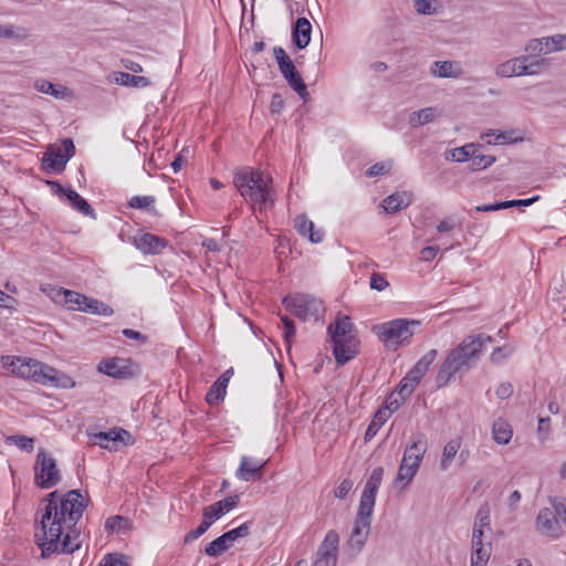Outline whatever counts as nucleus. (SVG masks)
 Masks as SVG:
<instances>
[{"instance_id": "f257e3e1", "label": "nucleus", "mask_w": 566, "mask_h": 566, "mask_svg": "<svg viewBox=\"0 0 566 566\" xmlns=\"http://www.w3.org/2000/svg\"><path fill=\"white\" fill-rule=\"evenodd\" d=\"M56 495L57 491L48 494V504L41 520L43 542H39V546L43 556L50 555L56 549L64 527L76 526L85 509L82 495L77 490L69 491L60 503L55 501Z\"/></svg>"}, {"instance_id": "f03ea898", "label": "nucleus", "mask_w": 566, "mask_h": 566, "mask_svg": "<svg viewBox=\"0 0 566 566\" xmlns=\"http://www.w3.org/2000/svg\"><path fill=\"white\" fill-rule=\"evenodd\" d=\"M485 334L469 335L457 347L451 349L440 366L436 377L438 387L446 386L457 373L468 371L480 358L484 346L492 343Z\"/></svg>"}, {"instance_id": "7ed1b4c3", "label": "nucleus", "mask_w": 566, "mask_h": 566, "mask_svg": "<svg viewBox=\"0 0 566 566\" xmlns=\"http://www.w3.org/2000/svg\"><path fill=\"white\" fill-rule=\"evenodd\" d=\"M233 184L240 195L250 202L254 211L261 213L269 207H273L275 198L271 179H265L261 171L248 168L241 169L235 172Z\"/></svg>"}, {"instance_id": "20e7f679", "label": "nucleus", "mask_w": 566, "mask_h": 566, "mask_svg": "<svg viewBox=\"0 0 566 566\" xmlns=\"http://www.w3.org/2000/svg\"><path fill=\"white\" fill-rule=\"evenodd\" d=\"M354 324L349 316H338L327 327L333 343V354L338 365H345L358 354L359 340L354 334Z\"/></svg>"}, {"instance_id": "39448f33", "label": "nucleus", "mask_w": 566, "mask_h": 566, "mask_svg": "<svg viewBox=\"0 0 566 566\" xmlns=\"http://www.w3.org/2000/svg\"><path fill=\"white\" fill-rule=\"evenodd\" d=\"M420 324V321L417 319L397 318L375 325L373 331L386 347L396 349L399 346L410 343L416 328H418Z\"/></svg>"}, {"instance_id": "423d86ee", "label": "nucleus", "mask_w": 566, "mask_h": 566, "mask_svg": "<svg viewBox=\"0 0 566 566\" xmlns=\"http://www.w3.org/2000/svg\"><path fill=\"white\" fill-rule=\"evenodd\" d=\"M285 307L303 321H318L325 313L323 302L312 295L297 294L283 300Z\"/></svg>"}, {"instance_id": "0eeeda50", "label": "nucleus", "mask_w": 566, "mask_h": 566, "mask_svg": "<svg viewBox=\"0 0 566 566\" xmlns=\"http://www.w3.org/2000/svg\"><path fill=\"white\" fill-rule=\"evenodd\" d=\"M35 484L41 489H51L61 481L55 460L44 450H40L34 465Z\"/></svg>"}, {"instance_id": "6e6552de", "label": "nucleus", "mask_w": 566, "mask_h": 566, "mask_svg": "<svg viewBox=\"0 0 566 566\" xmlns=\"http://www.w3.org/2000/svg\"><path fill=\"white\" fill-rule=\"evenodd\" d=\"M274 57L277 62L280 72L285 81L302 98L308 95L306 84L304 83L301 74L296 70L294 62L286 54L285 50L281 46L273 49Z\"/></svg>"}, {"instance_id": "1a4fd4ad", "label": "nucleus", "mask_w": 566, "mask_h": 566, "mask_svg": "<svg viewBox=\"0 0 566 566\" xmlns=\"http://www.w3.org/2000/svg\"><path fill=\"white\" fill-rule=\"evenodd\" d=\"M74 153L75 146L71 138H65L60 146H50L42 159L43 169L62 171Z\"/></svg>"}, {"instance_id": "9d476101", "label": "nucleus", "mask_w": 566, "mask_h": 566, "mask_svg": "<svg viewBox=\"0 0 566 566\" xmlns=\"http://www.w3.org/2000/svg\"><path fill=\"white\" fill-rule=\"evenodd\" d=\"M252 522H245L240 526L223 533L205 547V553L210 557H218L232 546V543L250 534Z\"/></svg>"}, {"instance_id": "9b49d317", "label": "nucleus", "mask_w": 566, "mask_h": 566, "mask_svg": "<svg viewBox=\"0 0 566 566\" xmlns=\"http://www.w3.org/2000/svg\"><path fill=\"white\" fill-rule=\"evenodd\" d=\"M339 536L335 531H329L317 551L314 566H336Z\"/></svg>"}, {"instance_id": "f8f14e48", "label": "nucleus", "mask_w": 566, "mask_h": 566, "mask_svg": "<svg viewBox=\"0 0 566 566\" xmlns=\"http://www.w3.org/2000/svg\"><path fill=\"white\" fill-rule=\"evenodd\" d=\"M20 360L21 361L18 363V366L14 369V375L21 378L31 379L41 385L42 382H45V371H51L49 369V365L27 357H20Z\"/></svg>"}, {"instance_id": "ddd939ff", "label": "nucleus", "mask_w": 566, "mask_h": 566, "mask_svg": "<svg viewBox=\"0 0 566 566\" xmlns=\"http://www.w3.org/2000/svg\"><path fill=\"white\" fill-rule=\"evenodd\" d=\"M558 518L555 509H542L536 517L537 531L546 536L558 537L560 534Z\"/></svg>"}, {"instance_id": "4468645a", "label": "nucleus", "mask_w": 566, "mask_h": 566, "mask_svg": "<svg viewBox=\"0 0 566 566\" xmlns=\"http://www.w3.org/2000/svg\"><path fill=\"white\" fill-rule=\"evenodd\" d=\"M132 361L126 358L114 357L104 359L98 364V370L114 378H125L132 375Z\"/></svg>"}, {"instance_id": "2eb2a0df", "label": "nucleus", "mask_w": 566, "mask_h": 566, "mask_svg": "<svg viewBox=\"0 0 566 566\" xmlns=\"http://www.w3.org/2000/svg\"><path fill=\"white\" fill-rule=\"evenodd\" d=\"M428 441L424 433H417L412 442L405 450L402 461L408 462L419 469L423 455L427 451Z\"/></svg>"}, {"instance_id": "dca6fc26", "label": "nucleus", "mask_w": 566, "mask_h": 566, "mask_svg": "<svg viewBox=\"0 0 566 566\" xmlns=\"http://www.w3.org/2000/svg\"><path fill=\"white\" fill-rule=\"evenodd\" d=\"M266 461L242 457L237 478L242 481L259 480L262 476L263 468Z\"/></svg>"}, {"instance_id": "f3484780", "label": "nucleus", "mask_w": 566, "mask_h": 566, "mask_svg": "<svg viewBox=\"0 0 566 566\" xmlns=\"http://www.w3.org/2000/svg\"><path fill=\"white\" fill-rule=\"evenodd\" d=\"M239 503V495H229L221 501H218L203 509L202 515L206 520L211 521V524L223 516L227 512L234 509Z\"/></svg>"}, {"instance_id": "a211bd4d", "label": "nucleus", "mask_w": 566, "mask_h": 566, "mask_svg": "<svg viewBox=\"0 0 566 566\" xmlns=\"http://www.w3.org/2000/svg\"><path fill=\"white\" fill-rule=\"evenodd\" d=\"M312 24L306 18H298L292 27V41L300 50L305 49L311 41Z\"/></svg>"}, {"instance_id": "6ab92c4d", "label": "nucleus", "mask_w": 566, "mask_h": 566, "mask_svg": "<svg viewBox=\"0 0 566 566\" xmlns=\"http://www.w3.org/2000/svg\"><path fill=\"white\" fill-rule=\"evenodd\" d=\"M528 61V56H516L510 59L501 64H499L495 69V75L499 77H512V76H523L524 71V62Z\"/></svg>"}, {"instance_id": "aec40b11", "label": "nucleus", "mask_w": 566, "mask_h": 566, "mask_svg": "<svg viewBox=\"0 0 566 566\" xmlns=\"http://www.w3.org/2000/svg\"><path fill=\"white\" fill-rule=\"evenodd\" d=\"M63 538L62 536L59 538V545L53 553H63V554H72L81 547V533L75 526L64 527Z\"/></svg>"}, {"instance_id": "412c9836", "label": "nucleus", "mask_w": 566, "mask_h": 566, "mask_svg": "<svg viewBox=\"0 0 566 566\" xmlns=\"http://www.w3.org/2000/svg\"><path fill=\"white\" fill-rule=\"evenodd\" d=\"M166 244L167 242L165 239L151 233H143L135 239L136 248L143 253L157 254L166 247Z\"/></svg>"}, {"instance_id": "4be33fe9", "label": "nucleus", "mask_w": 566, "mask_h": 566, "mask_svg": "<svg viewBox=\"0 0 566 566\" xmlns=\"http://www.w3.org/2000/svg\"><path fill=\"white\" fill-rule=\"evenodd\" d=\"M124 437H129L128 431L125 429H112L109 431H99L92 434L95 443H98L102 448L113 450L118 442H124Z\"/></svg>"}, {"instance_id": "5701e85b", "label": "nucleus", "mask_w": 566, "mask_h": 566, "mask_svg": "<svg viewBox=\"0 0 566 566\" xmlns=\"http://www.w3.org/2000/svg\"><path fill=\"white\" fill-rule=\"evenodd\" d=\"M370 525L367 523L355 522L348 539V546L354 554H358L368 538Z\"/></svg>"}, {"instance_id": "b1692460", "label": "nucleus", "mask_w": 566, "mask_h": 566, "mask_svg": "<svg viewBox=\"0 0 566 566\" xmlns=\"http://www.w3.org/2000/svg\"><path fill=\"white\" fill-rule=\"evenodd\" d=\"M423 376L422 373L412 367L398 384L396 388L398 396H400L402 400H406L413 392Z\"/></svg>"}, {"instance_id": "393cba45", "label": "nucleus", "mask_w": 566, "mask_h": 566, "mask_svg": "<svg viewBox=\"0 0 566 566\" xmlns=\"http://www.w3.org/2000/svg\"><path fill=\"white\" fill-rule=\"evenodd\" d=\"M410 203H411V195L406 191H401V192H395V193L388 196L384 200L382 207L386 212L395 213L399 210L407 208Z\"/></svg>"}, {"instance_id": "a878e982", "label": "nucleus", "mask_w": 566, "mask_h": 566, "mask_svg": "<svg viewBox=\"0 0 566 566\" xmlns=\"http://www.w3.org/2000/svg\"><path fill=\"white\" fill-rule=\"evenodd\" d=\"M51 371H45V382L42 385L52 386L56 388H73L75 386V381L66 374L49 366Z\"/></svg>"}, {"instance_id": "bb28decb", "label": "nucleus", "mask_w": 566, "mask_h": 566, "mask_svg": "<svg viewBox=\"0 0 566 566\" xmlns=\"http://www.w3.org/2000/svg\"><path fill=\"white\" fill-rule=\"evenodd\" d=\"M462 446V438L455 437L451 439L443 448L442 455L439 462V468L441 471H447L452 461L454 460L455 455L460 451Z\"/></svg>"}, {"instance_id": "cd10ccee", "label": "nucleus", "mask_w": 566, "mask_h": 566, "mask_svg": "<svg viewBox=\"0 0 566 566\" xmlns=\"http://www.w3.org/2000/svg\"><path fill=\"white\" fill-rule=\"evenodd\" d=\"M513 436L511 424L503 418H497L492 426V437L499 444H507Z\"/></svg>"}, {"instance_id": "c85d7f7f", "label": "nucleus", "mask_w": 566, "mask_h": 566, "mask_svg": "<svg viewBox=\"0 0 566 566\" xmlns=\"http://www.w3.org/2000/svg\"><path fill=\"white\" fill-rule=\"evenodd\" d=\"M375 502L376 497L361 494L355 522L367 523L370 525Z\"/></svg>"}, {"instance_id": "c756f323", "label": "nucleus", "mask_w": 566, "mask_h": 566, "mask_svg": "<svg viewBox=\"0 0 566 566\" xmlns=\"http://www.w3.org/2000/svg\"><path fill=\"white\" fill-rule=\"evenodd\" d=\"M458 63L453 61H436L430 67V71L433 75L438 77H458L460 75V71L455 70Z\"/></svg>"}, {"instance_id": "7c9ffc66", "label": "nucleus", "mask_w": 566, "mask_h": 566, "mask_svg": "<svg viewBox=\"0 0 566 566\" xmlns=\"http://www.w3.org/2000/svg\"><path fill=\"white\" fill-rule=\"evenodd\" d=\"M114 81L123 86L146 87L150 85V81L145 76L133 75L125 72L114 74Z\"/></svg>"}, {"instance_id": "2f4dec72", "label": "nucleus", "mask_w": 566, "mask_h": 566, "mask_svg": "<svg viewBox=\"0 0 566 566\" xmlns=\"http://www.w3.org/2000/svg\"><path fill=\"white\" fill-rule=\"evenodd\" d=\"M56 295H63L64 304L72 311H81V306L87 301L86 295L62 287L57 290Z\"/></svg>"}, {"instance_id": "473e14b6", "label": "nucleus", "mask_w": 566, "mask_h": 566, "mask_svg": "<svg viewBox=\"0 0 566 566\" xmlns=\"http://www.w3.org/2000/svg\"><path fill=\"white\" fill-rule=\"evenodd\" d=\"M227 390V379H217L206 395V401L213 406L223 400Z\"/></svg>"}, {"instance_id": "72a5a7b5", "label": "nucleus", "mask_w": 566, "mask_h": 566, "mask_svg": "<svg viewBox=\"0 0 566 566\" xmlns=\"http://www.w3.org/2000/svg\"><path fill=\"white\" fill-rule=\"evenodd\" d=\"M81 311L102 316H111L114 312L106 303L91 297H87V301L81 306Z\"/></svg>"}, {"instance_id": "f704fd0d", "label": "nucleus", "mask_w": 566, "mask_h": 566, "mask_svg": "<svg viewBox=\"0 0 566 566\" xmlns=\"http://www.w3.org/2000/svg\"><path fill=\"white\" fill-rule=\"evenodd\" d=\"M105 528L113 533L126 534L132 528V524L127 517L114 515L106 520Z\"/></svg>"}, {"instance_id": "c9c22d12", "label": "nucleus", "mask_w": 566, "mask_h": 566, "mask_svg": "<svg viewBox=\"0 0 566 566\" xmlns=\"http://www.w3.org/2000/svg\"><path fill=\"white\" fill-rule=\"evenodd\" d=\"M384 475V469L377 467L373 470L369 479L367 480L361 494H366L371 497H376L377 491L381 484Z\"/></svg>"}, {"instance_id": "e433bc0d", "label": "nucleus", "mask_w": 566, "mask_h": 566, "mask_svg": "<svg viewBox=\"0 0 566 566\" xmlns=\"http://www.w3.org/2000/svg\"><path fill=\"white\" fill-rule=\"evenodd\" d=\"M67 201L78 212H81V213H83L85 216L94 217V209L76 191L69 190V192H67Z\"/></svg>"}, {"instance_id": "4c0bfd02", "label": "nucleus", "mask_w": 566, "mask_h": 566, "mask_svg": "<svg viewBox=\"0 0 566 566\" xmlns=\"http://www.w3.org/2000/svg\"><path fill=\"white\" fill-rule=\"evenodd\" d=\"M388 418L389 412L378 410L366 429L365 440L369 441L370 439H373L377 434L381 426L388 420Z\"/></svg>"}, {"instance_id": "58836bf2", "label": "nucleus", "mask_w": 566, "mask_h": 566, "mask_svg": "<svg viewBox=\"0 0 566 566\" xmlns=\"http://www.w3.org/2000/svg\"><path fill=\"white\" fill-rule=\"evenodd\" d=\"M524 50L527 53L525 56H528V61L531 57L547 55L546 45L544 44V36L528 40Z\"/></svg>"}, {"instance_id": "ea45409f", "label": "nucleus", "mask_w": 566, "mask_h": 566, "mask_svg": "<svg viewBox=\"0 0 566 566\" xmlns=\"http://www.w3.org/2000/svg\"><path fill=\"white\" fill-rule=\"evenodd\" d=\"M156 199L154 196H134L128 201V207L132 209L147 210L156 212L154 203Z\"/></svg>"}, {"instance_id": "a19ab883", "label": "nucleus", "mask_w": 566, "mask_h": 566, "mask_svg": "<svg viewBox=\"0 0 566 566\" xmlns=\"http://www.w3.org/2000/svg\"><path fill=\"white\" fill-rule=\"evenodd\" d=\"M547 54L566 50V34L544 36Z\"/></svg>"}, {"instance_id": "79ce46f5", "label": "nucleus", "mask_w": 566, "mask_h": 566, "mask_svg": "<svg viewBox=\"0 0 566 566\" xmlns=\"http://www.w3.org/2000/svg\"><path fill=\"white\" fill-rule=\"evenodd\" d=\"M551 66V61L548 59L539 57L535 59L531 62H524V75H537L543 71L548 70Z\"/></svg>"}, {"instance_id": "37998d69", "label": "nucleus", "mask_w": 566, "mask_h": 566, "mask_svg": "<svg viewBox=\"0 0 566 566\" xmlns=\"http://www.w3.org/2000/svg\"><path fill=\"white\" fill-rule=\"evenodd\" d=\"M6 443L14 444L19 449L27 451V452H32L34 449V440L32 438H29L25 436H20V434L7 437Z\"/></svg>"}, {"instance_id": "c03bdc74", "label": "nucleus", "mask_w": 566, "mask_h": 566, "mask_svg": "<svg viewBox=\"0 0 566 566\" xmlns=\"http://www.w3.org/2000/svg\"><path fill=\"white\" fill-rule=\"evenodd\" d=\"M490 554V549L484 546L472 547L471 566H486Z\"/></svg>"}, {"instance_id": "a18cd8bd", "label": "nucleus", "mask_w": 566, "mask_h": 566, "mask_svg": "<svg viewBox=\"0 0 566 566\" xmlns=\"http://www.w3.org/2000/svg\"><path fill=\"white\" fill-rule=\"evenodd\" d=\"M418 472V468L416 465H412L408 462L401 461L398 472H397V481H405L406 483H409L412 478Z\"/></svg>"}, {"instance_id": "49530a36", "label": "nucleus", "mask_w": 566, "mask_h": 566, "mask_svg": "<svg viewBox=\"0 0 566 566\" xmlns=\"http://www.w3.org/2000/svg\"><path fill=\"white\" fill-rule=\"evenodd\" d=\"M495 160L496 158L491 155L474 156L473 160L470 163L469 169L472 171L486 169L493 165Z\"/></svg>"}, {"instance_id": "de8ad7c7", "label": "nucleus", "mask_w": 566, "mask_h": 566, "mask_svg": "<svg viewBox=\"0 0 566 566\" xmlns=\"http://www.w3.org/2000/svg\"><path fill=\"white\" fill-rule=\"evenodd\" d=\"M436 3L437 0H415L413 7L419 14L431 15L437 13Z\"/></svg>"}, {"instance_id": "09e8293b", "label": "nucleus", "mask_w": 566, "mask_h": 566, "mask_svg": "<svg viewBox=\"0 0 566 566\" xmlns=\"http://www.w3.org/2000/svg\"><path fill=\"white\" fill-rule=\"evenodd\" d=\"M437 354V349H430L417 361V364L413 367L418 369L420 373H422V375H426L427 371L429 370L430 365L434 361Z\"/></svg>"}, {"instance_id": "8fccbe9b", "label": "nucleus", "mask_w": 566, "mask_h": 566, "mask_svg": "<svg viewBox=\"0 0 566 566\" xmlns=\"http://www.w3.org/2000/svg\"><path fill=\"white\" fill-rule=\"evenodd\" d=\"M437 354V349H430L417 361V364L413 367L418 369L420 373H422V375H426L427 371L429 370L430 365L434 361Z\"/></svg>"}, {"instance_id": "3c124183", "label": "nucleus", "mask_w": 566, "mask_h": 566, "mask_svg": "<svg viewBox=\"0 0 566 566\" xmlns=\"http://www.w3.org/2000/svg\"><path fill=\"white\" fill-rule=\"evenodd\" d=\"M490 510L486 505L481 506L476 513L473 527L484 531L485 527L490 528Z\"/></svg>"}, {"instance_id": "603ef678", "label": "nucleus", "mask_w": 566, "mask_h": 566, "mask_svg": "<svg viewBox=\"0 0 566 566\" xmlns=\"http://www.w3.org/2000/svg\"><path fill=\"white\" fill-rule=\"evenodd\" d=\"M211 525H212L211 521H208L203 517V521L200 523V525L196 530L186 534V536L184 538L185 544H188V543L199 538L201 535H203L209 530V527Z\"/></svg>"}, {"instance_id": "864d4df0", "label": "nucleus", "mask_w": 566, "mask_h": 566, "mask_svg": "<svg viewBox=\"0 0 566 566\" xmlns=\"http://www.w3.org/2000/svg\"><path fill=\"white\" fill-rule=\"evenodd\" d=\"M281 322L284 327V339L290 349L293 337L295 336V325L292 318L284 315L281 317Z\"/></svg>"}, {"instance_id": "5fc2aeb1", "label": "nucleus", "mask_w": 566, "mask_h": 566, "mask_svg": "<svg viewBox=\"0 0 566 566\" xmlns=\"http://www.w3.org/2000/svg\"><path fill=\"white\" fill-rule=\"evenodd\" d=\"M98 566H128V563L126 562V556L122 554H107Z\"/></svg>"}, {"instance_id": "6e6d98bb", "label": "nucleus", "mask_w": 566, "mask_h": 566, "mask_svg": "<svg viewBox=\"0 0 566 566\" xmlns=\"http://www.w3.org/2000/svg\"><path fill=\"white\" fill-rule=\"evenodd\" d=\"M294 222L297 232L303 237H307L308 232L314 228V223L304 214L297 216Z\"/></svg>"}, {"instance_id": "4d7b16f0", "label": "nucleus", "mask_w": 566, "mask_h": 566, "mask_svg": "<svg viewBox=\"0 0 566 566\" xmlns=\"http://www.w3.org/2000/svg\"><path fill=\"white\" fill-rule=\"evenodd\" d=\"M473 147V143L467 144L462 147L454 148L451 150V159L458 163L470 160V150Z\"/></svg>"}, {"instance_id": "13d9d810", "label": "nucleus", "mask_w": 566, "mask_h": 566, "mask_svg": "<svg viewBox=\"0 0 566 566\" xmlns=\"http://www.w3.org/2000/svg\"><path fill=\"white\" fill-rule=\"evenodd\" d=\"M512 353H513V347H511L509 345L496 347L492 352L490 359L492 363L500 364L501 361H503V359L511 356Z\"/></svg>"}, {"instance_id": "bf43d9fd", "label": "nucleus", "mask_w": 566, "mask_h": 566, "mask_svg": "<svg viewBox=\"0 0 566 566\" xmlns=\"http://www.w3.org/2000/svg\"><path fill=\"white\" fill-rule=\"evenodd\" d=\"M396 395H398L396 391L392 392L387 398L385 407L379 409L380 411L389 412V417L391 416L392 412L397 411L399 409V407L401 406V403L405 401V400H402V398L400 396H399V398H397Z\"/></svg>"}, {"instance_id": "052dcab7", "label": "nucleus", "mask_w": 566, "mask_h": 566, "mask_svg": "<svg viewBox=\"0 0 566 566\" xmlns=\"http://www.w3.org/2000/svg\"><path fill=\"white\" fill-rule=\"evenodd\" d=\"M34 87L41 93L50 94L55 97L62 96V94L55 90V86L46 80L36 81Z\"/></svg>"}, {"instance_id": "680f3d73", "label": "nucleus", "mask_w": 566, "mask_h": 566, "mask_svg": "<svg viewBox=\"0 0 566 566\" xmlns=\"http://www.w3.org/2000/svg\"><path fill=\"white\" fill-rule=\"evenodd\" d=\"M369 284L373 290H376L379 292L384 291L389 285L386 277L382 274L377 273V272H374L371 274Z\"/></svg>"}, {"instance_id": "e2e57ef3", "label": "nucleus", "mask_w": 566, "mask_h": 566, "mask_svg": "<svg viewBox=\"0 0 566 566\" xmlns=\"http://www.w3.org/2000/svg\"><path fill=\"white\" fill-rule=\"evenodd\" d=\"M353 481L349 480V479H344L340 484L334 490V495L339 499V500H343L347 496V494L350 492V490L353 489Z\"/></svg>"}, {"instance_id": "0e129e2a", "label": "nucleus", "mask_w": 566, "mask_h": 566, "mask_svg": "<svg viewBox=\"0 0 566 566\" xmlns=\"http://www.w3.org/2000/svg\"><path fill=\"white\" fill-rule=\"evenodd\" d=\"M437 109L433 108V107H427V108H422L420 111L417 112V117H420L421 118V123L423 125L428 124V123H431L434 120V118L437 117Z\"/></svg>"}, {"instance_id": "69168bd1", "label": "nucleus", "mask_w": 566, "mask_h": 566, "mask_svg": "<svg viewBox=\"0 0 566 566\" xmlns=\"http://www.w3.org/2000/svg\"><path fill=\"white\" fill-rule=\"evenodd\" d=\"M512 395H513V386L509 381L500 384V386L496 388V396L500 399H507Z\"/></svg>"}, {"instance_id": "338daca9", "label": "nucleus", "mask_w": 566, "mask_h": 566, "mask_svg": "<svg viewBox=\"0 0 566 566\" xmlns=\"http://www.w3.org/2000/svg\"><path fill=\"white\" fill-rule=\"evenodd\" d=\"M389 168L384 163H377L368 168L366 171V175L368 177H376V176H382L387 174Z\"/></svg>"}, {"instance_id": "774afa93", "label": "nucleus", "mask_w": 566, "mask_h": 566, "mask_svg": "<svg viewBox=\"0 0 566 566\" xmlns=\"http://www.w3.org/2000/svg\"><path fill=\"white\" fill-rule=\"evenodd\" d=\"M553 507L555 509L558 517L566 524V500H555L553 502Z\"/></svg>"}]
</instances>
